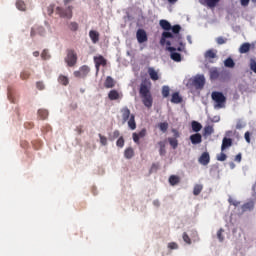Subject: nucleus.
<instances>
[{
    "label": "nucleus",
    "instance_id": "nucleus-30",
    "mask_svg": "<svg viewBox=\"0 0 256 256\" xmlns=\"http://www.w3.org/2000/svg\"><path fill=\"white\" fill-rule=\"evenodd\" d=\"M58 83H60V85H64L65 87H67V85H69V78L65 75H60L58 77Z\"/></svg>",
    "mask_w": 256,
    "mask_h": 256
},
{
    "label": "nucleus",
    "instance_id": "nucleus-13",
    "mask_svg": "<svg viewBox=\"0 0 256 256\" xmlns=\"http://www.w3.org/2000/svg\"><path fill=\"white\" fill-rule=\"evenodd\" d=\"M136 38L138 43H146L148 41L147 32L144 29H138L136 32Z\"/></svg>",
    "mask_w": 256,
    "mask_h": 256
},
{
    "label": "nucleus",
    "instance_id": "nucleus-6",
    "mask_svg": "<svg viewBox=\"0 0 256 256\" xmlns=\"http://www.w3.org/2000/svg\"><path fill=\"white\" fill-rule=\"evenodd\" d=\"M65 62L67 63L68 67H75V65H77V52H75L73 49H68Z\"/></svg>",
    "mask_w": 256,
    "mask_h": 256
},
{
    "label": "nucleus",
    "instance_id": "nucleus-40",
    "mask_svg": "<svg viewBox=\"0 0 256 256\" xmlns=\"http://www.w3.org/2000/svg\"><path fill=\"white\" fill-rule=\"evenodd\" d=\"M168 141L173 149H175L179 145V141L176 138H169Z\"/></svg>",
    "mask_w": 256,
    "mask_h": 256
},
{
    "label": "nucleus",
    "instance_id": "nucleus-35",
    "mask_svg": "<svg viewBox=\"0 0 256 256\" xmlns=\"http://www.w3.org/2000/svg\"><path fill=\"white\" fill-rule=\"evenodd\" d=\"M16 7L19 9V11H25V9H27V6L23 0L16 1Z\"/></svg>",
    "mask_w": 256,
    "mask_h": 256
},
{
    "label": "nucleus",
    "instance_id": "nucleus-14",
    "mask_svg": "<svg viewBox=\"0 0 256 256\" xmlns=\"http://www.w3.org/2000/svg\"><path fill=\"white\" fill-rule=\"evenodd\" d=\"M147 135V129L143 128L139 133H133L132 134V138L134 143H136L137 145H139L140 143V139H143V137H146Z\"/></svg>",
    "mask_w": 256,
    "mask_h": 256
},
{
    "label": "nucleus",
    "instance_id": "nucleus-62",
    "mask_svg": "<svg viewBox=\"0 0 256 256\" xmlns=\"http://www.w3.org/2000/svg\"><path fill=\"white\" fill-rule=\"evenodd\" d=\"M153 205H154V207H160L161 202H159V200L156 199L153 201Z\"/></svg>",
    "mask_w": 256,
    "mask_h": 256
},
{
    "label": "nucleus",
    "instance_id": "nucleus-26",
    "mask_svg": "<svg viewBox=\"0 0 256 256\" xmlns=\"http://www.w3.org/2000/svg\"><path fill=\"white\" fill-rule=\"evenodd\" d=\"M38 117L42 121H45V119H47V117H49V111L46 110V109H39L38 110Z\"/></svg>",
    "mask_w": 256,
    "mask_h": 256
},
{
    "label": "nucleus",
    "instance_id": "nucleus-4",
    "mask_svg": "<svg viewBox=\"0 0 256 256\" xmlns=\"http://www.w3.org/2000/svg\"><path fill=\"white\" fill-rule=\"evenodd\" d=\"M211 98L212 101H214V109H225V105H227V97H225L222 92H212Z\"/></svg>",
    "mask_w": 256,
    "mask_h": 256
},
{
    "label": "nucleus",
    "instance_id": "nucleus-48",
    "mask_svg": "<svg viewBox=\"0 0 256 256\" xmlns=\"http://www.w3.org/2000/svg\"><path fill=\"white\" fill-rule=\"evenodd\" d=\"M29 77H31V73H29V71H24L20 74V78L23 80L29 79Z\"/></svg>",
    "mask_w": 256,
    "mask_h": 256
},
{
    "label": "nucleus",
    "instance_id": "nucleus-5",
    "mask_svg": "<svg viewBox=\"0 0 256 256\" xmlns=\"http://www.w3.org/2000/svg\"><path fill=\"white\" fill-rule=\"evenodd\" d=\"M166 45H167V50L170 52V59H172V61H175L176 63H181L183 58L181 57V55L178 52H176L177 48L172 46V45H177V44L172 43L171 41H167Z\"/></svg>",
    "mask_w": 256,
    "mask_h": 256
},
{
    "label": "nucleus",
    "instance_id": "nucleus-36",
    "mask_svg": "<svg viewBox=\"0 0 256 256\" xmlns=\"http://www.w3.org/2000/svg\"><path fill=\"white\" fill-rule=\"evenodd\" d=\"M179 181H180L179 176L172 175L169 178V183L172 186L178 185Z\"/></svg>",
    "mask_w": 256,
    "mask_h": 256
},
{
    "label": "nucleus",
    "instance_id": "nucleus-56",
    "mask_svg": "<svg viewBox=\"0 0 256 256\" xmlns=\"http://www.w3.org/2000/svg\"><path fill=\"white\" fill-rule=\"evenodd\" d=\"M36 87L39 91H43V89H45V84H43V82H37Z\"/></svg>",
    "mask_w": 256,
    "mask_h": 256
},
{
    "label": "nucleus",
    "instance_id": "nucleus-19",
    "mask_svg": "<svg viewBox=\"0 0 256 256\" xmlns=\"http://www.w3.org/2000/svg\"><path fill=\"white\" fill-rule=\"evenodd\" d=\"M190 141L192 145H199V143H202L203 137L201 136L200 133L192 134L190 136Z\"/></svg>",
    "mask_w": 256,
    "mask_h": 256
},
{
    "label": "nucleus",
    "instance_id": "nucleus-43",
    "mask_svg": "<svg viewBox=\"0 0 256 256\" xmlns=\"http://www.w3.org/2000/svg\"><path fill=\"white\" fill-rule=\"evenodd\" d=\"M116 145H117V147H120L121 149H122V147H125V139L123 138V136L118 138V140L116 141Z\"/></svg>",
    "mask_w": 256,
    "mask_h": 256
},
{
    "label": "nucleus",
    "instance_id": "nucleus-61",
    "mask_svg": "<svg viewBox=\"0 0 256 256\" xmlns=\"http://www.w3.org/2000/svg\"><path fill=\"white\" fill-rule=\"evenodd\" d=\"M240 3L243 7H247V5H249V0H240Z\"/></svg>",
    "mask_w": 256,
    "mask_h": 256
},
{
    "label": "nucleus",
    "instance_id": "nucleus-57",
    "mask_svg": "<svg viewBox=\"0 0 256 256\" xmlns=\"http://www.w3.org/2000/svg\"><path fill=\"white\" fill-rule=\"evenodd\" d=\"M41 57L42 59H49V52L47 50H43Z\"/></svg>",
    "mask_w": 256,
    "mask_h": 256
},
{
    "label": "nucleus",
    "instance_id": "nucleus-52",
    "mask_svg": "<svg viewBox=\"0 0 256 256\" xmlns=\"http://www.w3.org/2000/svg\"><path fill=\"white\" fill-rule=\"evenodd\" d=\"M98 136L100 138L101 145H103V146L107 145V137H105V136H103L101 134H99Z\"/></svg>",
    "mask_w": 256,
    "mask_h": 256
},
{
    "label": "nucleus",
    "instance_id": "nucleus-1",
    "mask_svg": "<svg viewBox=\"0 0 256 256\" xmlns=\"http://www.w3.org/2000/svg\"><path fill=\"white\" fill-rule=\"evenodd\" d=\"M172 33L171 32H163L161 39H160V45H165L167 43V39H171V43H178V45H181L183 47V41L181 40V26L179 24L171 26Z\"/></svg>",
    "mask_w": 256,
    "mask_h": 256
},
{
    "label": "nucleus",
    "instance_id": "nucleus-55",
    "mask_svg": "<svg viewBox=\"0 0 256 256\" xmlns=\"http://www.w3.org/2000/svg\"><path fill=\"white\" fill-rule=\"evenodd\" d=\"M228 201H229L230 205H233L234 207H238V205H239V201L233 200V198H229Z\"/></svg>",
    "mask_w": 256,
    "mask_h": 256
},
{
    "label": "nucleus",
    "instance_id": "nucleus-53",
    "mask_svg": "<svg viewBox=\"0 0 256 256\" xmlns=\"http://www.w3.org/2000/svg\"><path fill=\"white\" fill-rule=\"evenodd\" d=\"M168 249H179V245L177 244V243H175V242H170L169 244H168Z\"/></svg>",
    "mask_w": 256,
    "mask_h": 256
},
{
    "label": "nucleus",
    "instance_id": "nucleus-10",
    "mask_svg": "<svg viewBox=\"0 0 256 256\" xmlns=\"http://www.w3.org/2000/svg\"><path fill=\"white\" fill-rule=\"evenodd\" d=\"M192 85L196 89H203V87H205V76L199 75L194 77V79L192 80Z\"/></svg>",
    "mask_w": 256,
    "mask_h": 256
},
{
    "label": "nucleus",
    "instance_id": "nucleus-59",
    "mask_svg": "<svg viewBox=\"0 0 256 256\" xmlns=\"http://www.w3.org/2000/svg\"><path fill=\"white\" fill-rule=\"evenodd\" d=\"M241 159H242V155L241 153H239L235 156L234 161H236L237 163H241Z\"/></svg>",
    "mask_w": 256,
    "mask_h": 256
},
{
    "label": "nucleus",
    "instance_id": "nucleus-12",
    "mask_svg": "<svg viewBox=\"0 0 256 256\" xmlns=\"http://www.w3.org/2000/svg\"><path fill=\"white\" fill-rule=\"evenodd\" d=\"M35 35H40L43 37V35H45V28L43 26L34 25L31 28L30 36L35 37Z\"/></svg>",
    "mask_w": 256,
    "mask_h": 256
},
{
    "label": "nucleus",
    "instance_id": "nucleus-23",
    "mask_svg": "<svg viewBox=\"0 0 256 256\" xmlns=\"http://www.w3.org/2000/svg\"><path fill=\"white\" fill-rule=\"evenodd\" d=\"M249 51H251V44L249 42L243 43L239 48V53L241 54L249 53Z\"/></svg>",
    "mask_w": 256,
    "mask_h": 256
},
{
    "label": "nucleus",
    "instance_id": "nucleus-29",
    "mask_svg": "<svg viewBox=\"0 0 256 256\" xmlns=\"http://www.w3.org/2000/svg\"><path fill=\"white\" fill-rule=\"evenodd\" d=\"M160 27H162L164 31H171V23L167 20H160Z\"/></svg>",
    "mask_w": 256,
    "mask_h": 256
},
{
    "label": "nucleus",
    "instance_id": "nucleus-16",
    "mask_svg": "<svg viewBox=\"0 0 256 256\" xmlns=\"http://www.w3.org/2000/svg\"><path fill=\"white\" fill-rule=\"evenodd\" d=\"M200 165H209L211 161V156H209V152H204L198 159Z\"/></svg>",
    "mask_w": 256,
    "mask_h": 256
},
{
    "label": "nucleus",
    "instance_id": "nucleus-45",
    "mask_svg": "<svg viewBox=\"0 0 256 256\" xmlns=\"http://www.w3.org/2000/svg\"><path fill=\"white\" fill-rule=\"evenodd\" d=\"M159 170V163H153L150 168V173H157Z\"/></svg>",
    "mask_w": 256,
    "mask_h": 256
},
{
    "label": "nucleus",
    "instance_id": "nucleus-46",
    "mask_svg": "<svg viewBox=\"0 0 256 256\" xmlns=\"http://www.w3.org/2000/svg\"><path fill=\"white\" fill-rule=\"evenodd\" d=\"M216 43L218 44V45H225V43H227V38H224V37H218L217 39H216Z\"/></svg>",
    "mask_w": 256,
    "mask_h": 256
},
{
    "label": "nucleus",
    "instance_id": "nucleus-28",
    "mask_svg": "<svg viewBox=\"0 0 256 256\" xmlns=\"http://www.w3.org/2000/svg\"><path fill=\"white\" fill-rule=\"evenodd\" d=\"M135 155V151L133 150V148H126L124 151V157L126 159H133Z\"/></svg>",
    "mask_w": 256,
    "mask_h": 256
},
{
    "label": "nucleus",
    "instance_id": "nucleus-37",
    "mask_svg": "<svg viewBox=\"0 0 256 256\" xmlns=\"http://www.w3.org/2000/svg\"><path fill=\"white\" fill-rule=\"evenodd\" d=\"M224 65L225 67H229L230 69H233V67H235V61H233L232 58H227L224 61Z\"/></svg>",
    "mask_w": 256,
    "mask_h": 256
},
{
    "label": "nucleus",
    "instance_id": "nucleus-44",
    "mask_svg": "<svg viewBox=\"0 0 256 256\" xmlns=\"http://www.w3.org/2000/svg\"><path fill=\"white\" fill-rule=\"evenodd\" d=\"M119 135H121V132H119V130H115L112 135H110V141H115V139H118Z\"/></svg>",
    "mask_w": 256,
    "mask_h": 256
},
{
    "label": "nucleus",
    "instance_id": "nucleus-3",
    "mask_svg": "<svg viewBox=\"0 0 256 256\" xmlns=\"http://www.w3.org/2000/svg\"><path fill=\"white\" fill-rule=\"evenodd\" d=\"M120 113L122 114L123 123H127L128 121L129 129L135 131L137 129V123L135 122V115L131 114V110L125 106L120 110Z\"/></svg>",
    "mask_w": 256,
    "mask_h": 256
},
{
    "label": "nucleus",
    "instance_id": "nucleus-63",
    "mask_svg": "<svg viewBox=\"0 0 256 256\" xmlns=\"http://www.w3.org/2000/svg\"><path fill=\"white\" fill-rule=\"evenodd\" d=\"M65 6L69 5V3H73V0H63Z\"/></svg>",
    "mask_w": 256,
    "mask_h": 256
},
{
    "label": "nucleus",
    "instance_id": "nucleus-9",
    "mask_svg": "<svg viewBox=\"0 0 256 256\" xmlns=\"http://www.w3.org/2000/svg\"><path fill=\"white\" fill-rule=\"evenodd\" d=\"M90 71L91 68H89V66L83 65L78 71L74 72V77H77L78 79H85V77L89 75Z\"/></svg>",
    "mask_w": 256,
    "mask_h": 256
},
{
    "label": "nucleus",
    "instance_id": "nucleus-50",
    "mask_svg": "<svg viewBox=\"0 0 256 256\" xmlns=\"http://www.w3.org/2000/svg\"><path fill=\"white\" fill-rule=\"evenodd\" d=\"M183 241L188 245H191V238L189 237V235H187L186 232L183 233Z\"/></svg>",
    "mask_w": 256,
    "mask_h": 256
},
{
    "label": "nucleus",
    "instance_id": "nucleus-7",
    "mask_svg": "<svg viewBox=\"0 0 256 256\" xmlns=\"http://www.w3.org/2000/svg\"><path fill=\"white\" fill-rule=\"evenodd\" d=\"M56 13L63 19H71L73 17V6H68L66 9L56 7Z\"/></svg>",
    "mask_w": 256,
    "mask_h": 256
},
{
    "label": "nucleus",
    "instance_id": "nucleus-17",
    "mask_svg": "<svg viewBox=\"0 0 256 256\" xmlns=\"http://www.w3.org/2000/svg\"><path fill=\"white\" fill-rule=\"evenodd\" d=\"M204 57H205V59L210 61V63H213V61L211 59H217V50H215V49L207 50L204 54Z\"/></svg>",
    "mask_w": 256,
    "mask_h": 256
},
{
    "label": "nucleus",
    "instance_id": "nucleus-39",
    "mask_svg": "<svg viewBox=\"0 0 256 256\" xmlns=\"http://www.w3.org/2000/svg\"><path fill=\"white\" fill-rule=\"evenodd\" d=\"M214 131L215 130L213 129V126H210V125L205 126L204 135H213Z\"/></svg>",
    "mask_w": 256,
    "mask_h": 256
},
{
    "label": "nucleus",
    "instance_id": "nucleus-15",
    "mask_svg": "<svg viewBox=\"0 0 256 256\" xmlns=\"http://www.w3.org/2000/svg\"><path fill=\"white\" fill-rule=\"evenodd\" d=\"M122 98H123V94H121L116 89L110 90L108 93V99L110 101H118V99H122Z\"/></svg>",
    "mask_w": 256,
    "mask_h": 256
},
{
    "label": "nucleus",
    "instance_id": "nucleus-8",
    "mask_svg": "<svg viewBox=\"0 0 256 256\" xmlns=\"http://www.w3.org/2000/svg\"><path fill=\"white\" fill-rule=\"evenodd\" d=\"M209 73H210V79L212 81H217V79H219V81H225V79H223V76L227 75V73L220 72L217 68L210 69Z\"/></svg>",
    "mask_w": 256,
    "mask_h": 256
},
{
    "label": "nucleus",
    "instance_id": "nucleus-51",
    "mask_svg": "<svg viewBox=\"0 0 256 256\" xmlns=\"http://www.w3.org/2000/svg\"><path fill=\"white\" fill-rule=\"evenodd\" d=\"M244 138L246 143H251V132L250 131L245 132Z\"/></svg>",
    "mask_w": 256,
    "mask_h": 256
},
{
    "label": "nucleus",
    "instance_id": "nucleus-42",
    "mask_svg": "<svg viewBox=\"0 0 256 256\" xmlns=\"http://www.w3.org/2000/svg\"><path fill=\"white\" fill-rule=\"evenodd\" d=\"M223 233H225V230H223L222 228H220L217 232V238L219 239V241L221 243H223V241H225V237H223Z\"/></svg>",
    "mask_w": 256,
    "mask_h": 256
},
{
    "label": "nucleus",
    "instance_id": "nucleus-24",
    "mask_svg": "<svg viewBox=\"0 0 256 256\" xmlns=\"http://www.w3.org/2000/svg\"><path fill=\"white\" fill-rule=\"evenodd\" d=\"M191 127H192V131H194V133H199V131H201V129H203V125H201V123H199L197 121H192Z\"/></svg>",
    "mask_w": 256,
    "mask_h": 256
},
{
    "label": "nucleus",
    "instance_id": "nucleus-38",
    "mask_svg": "<svg viewBox=\"0 0 256 256\" xmlns=\"http://www.w3.org/2000/svg\"><path fill=\"white\" fill-rule=\"evenodd\" d=\"M159 129L162 131V133H166V131L169 129V123L162 122L159 124Z\"/></svg>",
    "mask_w": 256,
    "mask_h": 256
},
{
    "label": "nucleus",
    "instance_id": "nucleus-34",
    "mask_svg": "<svg viewBox=\"0 0 256 256\" xmlns=\"http://www.w3.org/2000/svg\"><path fill=\"white\" fill-rule=\"evenodd\" d=\"M158 145L160 147L159 155H161V157L165 156V153H167V151L165 150V142L160 141V142H158Z\"/></svg>",
    "mask_w": 256,
    "mask_h": 256
},
{
    "label": "nucleus",
    "instance_id": "nucleus-32",
    "mask_svg": "<svg viewBox=\"0 0 256 256\" xmlns=\"http://www.w3.org/2000/svg\"><path fill=\"white\" fill-rule=\"evenodd\" d=\"M68 29L73 32L79 31V23H77V22L68 23Z\"/></svg>",
    "mask_w": 256,
    "mask_h": 256
},
{
    "label": "nucleus",
    "instance_id": "nucleus-11",
    "mask_svg": "<svg viewBox=\"0 0 256 256\" xmlns=\"http://www.w3.org/2000/svg\"><path fill=\"white\" fill-rule=\"evenodd\" d=\"M94 63L96 67V71H99L100 67H106L107 66V59L103 57L102 55L100 56H95L94 57Z\"/></svg>",
    "mask_w": 256,
    "mask_h": 256
},
{
    "label": "nucleus",
    "instance_id": "nucleus-47",
    "mask_svg": "<svg viewBox=\"0 0 256 256\" xmlns=\"http://www.w3.org/2000/svg\"><path fill=\"white\" fill-rule=\"evenodd\" d=\"M170 93V89H169V86H163L162 87V95L163 97H167Z\"/></svg>",
    "mask_w": 256,
    "mask_h": 256
},
{
    "label": "nucleus",
    "instance_id": "nucleus-2",
    "mask_svg": "<svg viewBox=\"0 0 256 256\" xmlns=\"http://www.w3.org/2000/svg\"><path fill=\"white\" fill-rule=\"evenodd\" d=\"M140 97L142 98V103L148 109L153 107V96L151 95V90L147 84L142 83L139 89Z\"/></svg>",
    "mask_w": 256,
    "mask_h": 256
},
{
    "label": "nucleus",
    "instance_id": "nucleus-54",
    "mask_svg": "<svg viewBox=\"0 0 256 256\" xmlns=\"http://www.w3.org/2000/svg\"><path fill=\"white\" fill-rule=\"evenodd\" d=\"M243 127H245V123H243L241 120H238L236 123V129H243Z\"/></svg>",
    "mask_w": 256,
    "mask_h": 256
},
{
    "label": "nucleus",
    "instance_id": "nucleus-18",
    "mask_svg": "<svg viewBox=\"0 0 256 256\" xmlns=\"http://www.w3.org/2000/svg\"><path fill=\"white\" fill-rule=\"evenodd\" d=\"M115 85H117V82L115 81V79H113V77H111V76H107L104 81L105 89H113V87H115Z\"/></svg>",
    "mask_w": 256,
    "mask_h": 256
},
{
    "label": "nucleus",
    "instance_id": "nucleus-22",
    "mask_svg": "<svg viewBox=\"0 0 256 256\" xmlns=\"http://www.w3.org/2000/svg\"><path fill=\"white\" fill-rule=\"evenodd\" d=\"M89 37H90L92 43H94V44L99 43V32H97L96 30H90Z\"/></svg>",
    "mask_w": 256,
    "mask_h": 256
},
{
    "label": "nucleus",
    "instance_id": "nucleus-33",
    "mask_svg": "<svg viewBox=\"0 0 256 256\" xmlns=\"http://www.w3.org/2000/svg\"><path fill=\"white\" fill-rule=\"evenodd\" d=\"M201 191H203V185L196 184L193 189V195L197 196L201 194Z\"/></svg>",
    "mask_w": 256,
    "mask_h": 256
},
{
    "label": "nucleus",
    "instance_id": "nucleus-25",
    "mask_svg": "<svg viewBox=\"0 0 256 256\" xmlns=\"http://www.w3.org/2000/svg\"><path fill=\"white\" fill-rule=\"evenodd\" d=\"M204 3L209 7L210 9H213L221 3V0H204Z\"/></svg>",
    "mask_w": 256,
    "mask_h": 256
},
{
    "label": "nucleus",
    "instance_id": "nucleus-31",
    "mask_svg": "<svg viewBox=\"0 0 256 256\" xmlns=\"http://www.w3.org/2000/svg\"><path fill=\"white\" fill-rule=\"evenodd\" d=\"M253 209H255V204L253 202L245 203L242 206L243 211H253Z\"/></svg>",
    "mask_w": 256,
    "mask_h": 256
},
{
    "label": "nucleus",
    "instance_id": "nucleus-64",
    "mask_svg": "<svg viewBox=\"0 0 256 256\" xmlns=\"http://www.w3.org/2000/svg\"><path fill=\"white\" fill-rule=\"evenodd\" d=\"M229 167H230V169H234L235 168V164L233 162H229Z\"/></svg>",
    "mask_w": 256,
    "mask_h": 256
},
{
    "label": "nucleus",
    "instance_id": "nucleus-60",
    "mask_svg": "<svg viewBox=\"0 0 256 256\" xmlns=\"http://www.w3.org/2000/svg\"><path fill=\"white\" fill-rule=\"evenodd\" d=\"M76 132L78 133V135H81V133H83V126H77Z\"/></svg>",
    "mask_w": 256,
    "mask_h": 256
},
{
    "label": "nucleus",
    "instance_id": "nucleus-58",
    "mask_svg": "<svg viewBox=\"0 0 256 256\" xmlns=\"http://www.w3.org/2000/svg\"><path fill=\"white\" fill-rule=\"evenodd\" d=\"M55 9V5L51 4L48 6V15H53V11Z\"/></svg>",
    "mask_w": 256,
    "mask_h": 256
},
{
    "label": "nucleus",
    "instance_id": "nucleus-49",
    "mask_svg": "<svg viewBox=\"0 0 256 256\" xmlns=\"http://www.w3.org/2000/svg\"><path fill=\"white\" fill-rule=\"evenodd\" d=\"M226 160H227V154L222 152L217 155V161H226Z\"/></svg>",
    "mask_w": 256,
    "mask_h": 256
},
{
    "label": "nucleus",
    "instance_id": "nucleus-21",
    "mask_svg": "<svg viewBox=\"0 0 256 256\" xmlns=\"http://www.w3.org/2000/svg\"><path fill=\"white\" fill-rule=\"evenodd\" d=\"M233 145V140L231 138L224 137L222 140L221 151H225L227 148Z\"/></svg>",
    "mask_w": 256,
    "mask_h": 256
},
{
    "label": "nucleus",
    "instance_id": "nucleus-20",
    "mask_svg": "<svg viewBox=\"0 0 256 256\" xmlns=\"http://www.w3.org/2000/svg\"><path fill=\"white\" fill-rule=\"evenodd\" d=\"M148 74L152 81H159V72H157L155 68L149 67Z\"/></svg>",
    "mask_w": 256,
    "mask_h": 256
},
{
    "label": "nucleus",
    "instance_id": "nucleus-27",
    "mask_svg": "<svg viewBox=\"0 0 256 256\" xmlns=\"http://www.w3.org/2000/svg\"><path fill=\"white\" fill-rule=\"evenodd\" d=\"M183 101V98L179 95V92L172 94L171 103L179 104Z\"/></svg>",
    "mask_w": 256,
    "mask_h": 256
},
{
    "label": "nucleus",
    "instance_id": "nucleus-41",
    "mask_svg": "<svg viewBox=\"0 0 256 256\" xmlns=\"http://www.w3.org/2000/svg\"><path fill=\"white\" fill-rule=\"evenodd\" d=\"M249 67H250L251 71H253V73L256 74V60H255V58L250 59Z\"/></svg>",
    "mask_w": 256,
    "mask_h": 256
}]
</instances>
